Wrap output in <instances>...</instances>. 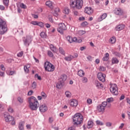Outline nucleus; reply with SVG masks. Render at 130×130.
I'll return each mask as SVG.
<instances>
[{"instance_id":"f257e3e1","label":"nucleus","mask_w":130,"mask_h":130,"mask_svg":"<svg viewBox=\"0 0 130 130\" xmlns=\"http://www.w3.org/2000/svg\"><path fill=\"white\" fill-rule=\"evenodd\" d=\"M73 122L74 125H76L77 126H80L81 124L83 123V120H84V118L83 115H82L80 113L75 114L73 116Z\"/></svg>"},{"instance_id":"f03ea898","label":"nucleus","mask_w":130,"mask_h":130,"mask_svg":"<svg viewBox=\"0 0 130 130\" xmlns=\"http://www.w3.org/2000/svg\"><path fill=\"white\" fill-rule=\"evenodd\" d=\"M29 104V108L31 110H37V109L39 107V103L37 99L34 96H31L28 99Z\"/></svg>"},{"instance_id":"7ed1b4c3","label":"nucleus","mask_w":130,"mask_h":130,"mask_svg":"<svg viewBox=\"0 0 130 130\" xmlns=\"http://www.w3.org/2000/svg\"><path fill=\"white\" fill-rule=\"evenodd\" d=\"M83 0H71L70 3L71 8L78 10H81L83 8Z\"/></svg>"},{"instance_id":"20e7f679","label":"nucleus","mask_w":130,"mask_h":130,"mask_svg":"<svg viewBox=\"0 0 130 130\" xmlns=\"http://www.w3.org/2000/svg\"><path fill=\"white\" fill-rule=\"evenodd\" d=\"M8 31V27H7V23L6 21L0 18V34L3 35Z\"/></svg>"},{"instance_id":"39448f33","label":"nucleus","mask_w":130,"mask_h":130,"mask_svg":"<svg viewBox=\"0 0 130 130\" xmlns=\"http://www.w3.org/2000/svg\"><path fill=\"white\" fill-rule=\"evenodd\" d=\"M44 68L45 71H47V72H53L55 69L54 66L48 61L45 62Z\"/></svg>"},{"instance_id":"423d86ee","label":"nucleus","mask_w":130,"mask_h":130,"mask_svg":"<svg viewBox=\"0 0 130 130\" xmlns=\"http://www.w3.org/2000/svg\"><path fill=\"white\" fill-rule=\"evenodd\" d=\"M110 85V92L113 94V95L117 96V95L118 94V88H117V85L116 84H111Z\"/></svg>"},{"instance_id":"0eeeda50","label":"nucleus","mask_w":130,"mask_h":130,"mask_svg":"<svg viewBox=\"0 0 130 130\" xmlns=\"http://www.w3.org/2000/svg\"><path fill=\"white\" fill-rule=\"evenodd\" d=\"M107 106V102H104L102 104L99 105L97 107V110L98 112H101L102 113H104L105 111V108Z\"/></svg>"},{"instance_id":"6e6552de","label":"nucleus","mask_w":130,"mask_h":130,"mask_svg":"<svg viewBox=\"0 0 130 130\" xmlns=\"http://www.w3.org/2000/svg\"><path fill=\"white\" fill-rule=\"evenodd\" d=\"M67 40L69 43H73V42H77L78 43H81L82 42V39H78L76 37L72 38V37L68 36L67 37Z\"/></svg>"},{"instance_id":"1a4fd4ad","label":"nucleus","mask_w":130,"mask_h":130,"mask_svg":"<svg viewBox=\"0 0 130 130\" xmlns=\"http://www.w3.org/2000/svg\"><path fill=\"white\" fill-rule=\"evenodd\" d=\"M57 30L60 34H63V31L67 30V26L64 23H60L58 24V27L57 28Z\"/></svg>"},{"instance_id":"9d476101","label":"nucleus","mask_w":130,"mask_h":130,"mask_svg":"<svg viewBox=\"0 0 130 130\" xmlns=\"http://www.w3.org/2000/svg\"><path fill=\"white\" fill-rule=\"evenodd\" d=\"M98 78L99 80L101 81V82H105V78H106V75L101 72L98 74Z\"/></svg>"},{"instance_id":"9b49d317","label":"nucleus","mask_w":130,"mask_h":130,"mask_svg":"<svg viewBox=\"0 0 130 130\" xmlns=\"http://www.w3.org/2000/svg\"><path fill=\"white\" fill-rule=\"evenodd\" d=\"M47 110V106L45 104L41 105L39 107V110L41 112H46Z\"/></svg>"},{"instance_id":"f8f14e48","label":"nucleus","mask_w":130,"mask_h":130,"mask_svg":"<svg viewBox=\"0 0 130 130\" xmlns=\"http://www.w3.org/2000/svg\"><path fill=\"white\" fill-rule=\"evenodd\" d=\"M70 106L72 107H77L78 106V101L75 99H71L70 101Z\"/></svg>"},{"instance_id":"ddd939ff","label":"nucleus","mask_w":130,"mask_h":130,"mask_svg":"<svg viewBox=\"0 0 130 130\" xmlns=\"http://www.w3.org/2000/svg\"><path fill=\"white\" fill-rule=\"evenodd\" d=\"M4 117L6 121L7 122H9V121H12V120H13L14 117L11 116V115H8L6 114H4Z\"/></svg>"},{"instance_id":"4468645a","label":"nucleus","mask_w":130,"mask_h":130,"mask_svg":"<svg viewBox=\"0 0 130 130\" xmlns=\"http://www.w3.org/2000/svg\"><path fill=\"white\" fill-rule=\"evenodd\" d=\"M85 13L87 14V15H91L93 14V9L91 7H85Z\"/></svg>"},{"instance_id":"2eb2a0df","label":"nucleus","mask_w":130,"mask_h":130,"mask_svg":"<svg viewBox=\"0 0 130 130\" xmlns=\"http://www.w3.org/2000/svg\"><path fill=\"white\" fill-rule=\"evenodd\" d=\"M114 13L116 15H122L123 14V11L120 8H115L114 11Z\"/></svg>"},{"instance_id":"dca6fc26","label":"nucleus","mask_w":130,"mask_h":130,"mask_svg":"<svg viewBox=\"0 0 130 130\" xmlns=\"http://www.w3.org/2000/svg\"><path fill=\"white\" fill-rule=\"evenodd\" d=\"M31 38L30 36H26V39L24 41L25 45L29 46V43L31 42Z\"/></svg>"},{"instance_id":"f3484780","label":"nucleus","mask_w":130,"mask_h":130,"mask_svg":"<svg viewBox=\"0 0 130 130\" xmlns=\"http://www.w3.org/2000/svg\"><path fill=\"white\" fill-rule=\"evenodd\" d=\"M107 17V14L104 13L102 15L100 16V17L98 19V21L99 22H101V21H103L105 19H106Z\"/></svg>"},{"instance_id":"a211bd4d","label":"nucleus","mask_w":130,"mask_h":130,"mask_svg":"<svg viewBox=\"0 0 130 130\" xmlns=\"http://www.w3.org/2000/svg\"><path fill=\"white\" fill-rule=\"evenodd\" d=\"M124 27H125L124 25L119 24L118 25H117L115 29L116 31H120L121 30H123V29H124Z\"/></svg>"},{"instance_id":"6ab92c4d","label":"nucleus","mask_w":130,"mask_h":130,"mask_svg":"<svg viewBox=\"0 0 130 130\" xmlns=\"http://www.w3.org/2000/svg\"><path fill=\"white\" fill-rule=\"evenodd\" d=\"M67 75L65 74H62L60 76L59 81V82H62V83H64V81L67 80Z\"/></svg>"},{"instance_id":"aec40b11","label":"nucleus","mask_w":130,"mask_h":130,"mask_svg":"<svg viewBox=\"0 0 130 130\" xmlns=\"http://www.w3.org/2000/svg\"><path fill=\"white\" fill-rule=\"evenodd\" d=\"M53 3L50 1H48L46 2V6L50 8V9H52L53 8Z\"/></svg>"},{"instance_id":"412c9836","label":"nucleus","mask_w":130,"mask_h":130,"mask_svg":"<svg viewBox=\"0 0 130 130\" xmlns=\"http://www.w3.org/2000/svg\"><path fill=\"white\" fill-rule=\"evenodd\" d=\"M62 87H63V82L59 81L56 84V88L57 89H61Z\"/></svg>"},{"instance_id":"4be33fe9","label":"nucleus","mask_w":130,"mask_h":130,"mask_svg":"<svg viewBox=\"0 0 130 130\" xmlns=\"http://www.w3.org/2000/svg\"><path fill=\"white\" fill-rule=\"evenodd\" d=\"M50 49L53 52L55 53H56V52H57V49H56V48L54 47V46H53V45L52 44L50 45Z\"/></svg>"},{"instance_id":"5701e85b","label":"nucleus","mask_w":130,"mask_h":130,"mask_svg":"<svg viewBox=\"0 0 130 130\" xmlns=\"http://www.w3.org/2000/svg\"><path fill=\"white\" fill-rule=\"evenodd\" d=\"M25 124V122L24 121H20L19 124V129L20 130H24V125Z\"/></svg>"},{"instance_id":"b1692460","label":"nucleus","mask_w":130,"mask_h":130,"mask_svg":"<svg viewBox=\"0 0 130 130\" xmlns=\"http://www.w3.org/2000/svg\"><path fill=\"white\" fill-rule=\"evenodd\" d=\"M109 60V54L108 53H106L105 54V56L103 58V61H108Z\"/></svg>"},{"instance_id":"393cba45","label":"nucleus","mask_w":130,"mask_h":130,"mask_svg":"<svg viewBox=\"0 0 130 130\" xmlns=\"http://www.w3.org/2000/svg\"><path fill=\"white\" fill-rule=\"evenodd\" d=\"M93 124H94V123L91 120L88 121L87 125V128H91V127H93Z\"/></svg>"},{"instance_id":"a878e982","label":"nucleus","mask_w":130,"mask_h":130,"mask_svg":"<svg viewBox=\"0 0 130 130\" xmlns=\"http://www.w3.org/2000/svg\"><path fill=\"white\" fill-rule=\"evenodd\" d=\"M112 64H117L119 62V61L116 57H113L111 59Z\"/></svg>"},{"instance_id":"bb28decb","label":"nucleus","mask_w":130,"mask_h":130,"mask_svg":"<svg viewBox=\"0 0 130 130\" xmlns=\"http://www.w3.org/2000/svg\"><path fill=\"white\" fill-rule=\"evenodd\" d=\"M30 64H27L24 66V70L25 73L28 74L29 73V68H30Z\"/></svg>"},{"instance_id":"cd10ccee","label":"nucleus","mask_w":130,"mask_h":130,"mask_svg":"<svg viewBox=\"0 0 130 130\" xmlns=\"http://www.w3.org/2000/svg\"><path fill=\"white\" fill-rule=\"evenodd\" d=\"M109 42L111 43V44H114V43L116 42V39L115 37H112L110 38Z\"/></svg>"},{"instance_id":"c85d7f7f","label":"nucleus","mask_w":130,"mask_h":130,"mask_svg":"<svg viewBox=\"0 0 130 130\" xmlns=\"http://www.w3.org/2000/svg\"><path fill=\"white\" fill-rule=\"evenodd\" d=\"M78 75L79 77H84V76H85V72L84 71L80 70L78 71Z\"/></svg>"},{"instance_id":"c756f323","label":"nucleus","mask_w":130,"mask_h":130,"mask_svg":"<svg viewBox=\"0 0 130 130\" xmlns=\"http://www.w3.org/2000/svg\"><path fill=\"white\" fill-rule=\"evenodd\" d=\"M59 12H60L59 8L55 9V13L54 14V15L55 16V17H56V18H55L56 20H57V16H58V13H59Z\"/></svg>"},{"instance_id":"7c9ffc66","label":"nucleus","mask_w":130,"mask_h":130,"mask_svg":"<svg viewBox=\"0 0 130 130\" xmlns=\"http://www.w3.org/2000/svg\"><path fill=\"white\" fill-rule=\"evenodd\" d=\"M73 58H74V57L72 55H69L64 57V59L66 61H71Z\"/></svg>"},{"instance_id":"2f4dec72","label":"nucleus","mask_w":130,"mask_h":130,"mask_svg":"<svg viewBox=\"0 0 130 130\" xmlns=\"http://www.w3.org/2000/svg\"><path fill=\"white\" fill-rule=\"evenodd\" d=\"M65 95H66V97H67L68 98H70V97L72 96V93H71V92H70L69 91H67L65 92Z\"/></svg>"},{"instance_id":"473e14b6","label":"nucleus","mask_w":130,"mask_h":130,"mask_svg":"<svg viewBox=\"0 0 130 130\" xmlns=\"http://www.w3.org/2000/svg\"><path fill=\"white\" fill-rule=\"evenodd\" d=\"M10 2V0H3V4L6 7L9 6V3Z\"/></svg>"},{"instance_id":"72a5a7b5","label":"nucleus","mask_w":130,"mask_h":130,"mask_svg":"<svg viewBox=\"0 0 130 130\" xmlns=\"http://www.w3.org/2000/svg\"><path fill=\"white\" fill-rule=\"evenodd\" d=\"M95 85L97 88H100V87H101L102 86V84H101V83H100V82H99L97 81H95Z\"/></svg>"},{"instance_id":"f704fd0d","label":"nucleus","mask_w":130,"mask_h":130,"mask_svg":"<svg viewBox=\"0 0 130 130\" xmlns=\"http://www.w3.org/2000/svg\"><path fill=\"white\" fill-rule=\"evenodd\" d=\"M59 51L61 53V54H62L63 55H64V54H66V52H64V50H63V49H62V48L60 47L59 48Z\"/></svg>"},{"instance_id":"c9c22d12","label":"nucleus","mask_w":130,"mask_h":130,"mask_svg":"<svg viewBox=\"0 0 130 130\" xmlns=\"http://www.w3.org/2000/svg\"><path fill=\"white\" fill-rule=\"evenodd\" d=\"M78 34H79L80 36H82V35H84V34H86V31L83 30H79Z\"/></svg>"},{"instance_id":"e433bc0d","label":"nucleus","mask_w":130,"mask_h":130,"mask_svg":"<svg viewBox=\"0 0 130 130\" xmlns=\"http://www.w3.org/2000/svg\"><path fill=\"white\" fill-rule=\"evenodd\" d=\"M17 100L20 103H23V102H24V99L21 96L18 97Z\"/></svg>"},{"instance_id":"4c0bfd02","label":"nucleus","mask_w":130,"mask_h":130,"mask_svg":"<svg viewBox=\"0 0 130 130\" xmlns=\"http://www.w3.org/2000/svg\"><path fill=\"white\" fill-rule=\"evenodd\" d=\"M86 102H87V104H88V105H91V104H92V103H93V101L91 99H87Z\"/></svg>"},{"instance_id":"58836bf2","label":"nucleus","mask_w":130,"mask_h":130,"mask_svg":"<svg viewBox=\"0 0 130 130\" xmlns=\"http://www.w3.org/2000/svg\"><path fill=\"white\" fill-rule=\"evenodd\" d=\"M63 13H64V14H69V13H70V9H69V8H65L63 10Z\"/></svg>"},{"instance_id":"ea45409f","label":"nucleus","mask_w":130,"mask_h":130,"mask_svg":"<svg viewBox=\"0 0 130 130\" xmlns=\"http://www.w3.org/2000/svg\"><path fill=\"white\" fill-rule=\"evenodd\" d=\"M40 36L42 38H46V34L44 32H41Z\"/></svg>"},{"instance_id":"a19ab883","label":"nucleus","mask_w":130,"mask_h":130,"mask_svg":"<svg viewBox=\"0 0 130 130\" xmlns=\"http://www.w3.org/2000/svg\"><path fill=\"white\" fill-rule=\"evenodd\" d=\"M99 71H100L101 72H104V71H106V68H105L103 66H101V67H100Z\"/></svg>"},{"instance_id":"79ce46f5","label":"nucleus","mask_w":130,"mask_h":130,"mask_svg":"<svg viewBox=\"0 0 130 130\" xmlns=\"http://www.w3.org/2000/svg\"><path fill=\"white\" fill-rule=\"evenodd\" d=\"M48 55L50 57H53V53L51 51H48Z\"/></svg>"},{"instance_id":"37998d69","label":"nucleus","mask_w":130,"mask_h":130,"mask_svg":"<svg viewBox=\"0 0 130 130\" xmlns=\"http://www.w3.org/2000/svg\"><path fill=\"white\" fill-rule=\"evenodd\" d=\"M8 75H9V76H13V75H15L16 74V72L15 71H8L7 72Z\"/></svg>"},{"instance_id":"c03bdc74","label":"nucleus","mask_w":130,"mask_h":130,"mask_svg":"<svg viewBox=\"0 0 130 130\" xmlns=\"http://www.w3.org/2000/svg\"><path fill=\"white\" fill-rule=\"evenodd\" d=\"M82 82L84 84L88 83V79L86 77H83L82 78Z\"/></svg>"},{"instance_id":"a18cd8bd","label":"nucleus","mask_w":130,"mask_h":130,"mask_svg":"<svg viewBox=\"0 0 130 130\" xmlns=\"http://www.w3.org/2000/svg\"><path fill=\"white\" fill-rule=\"evenodd\" d=\"M37 86V84L36 83V82H34L31 85V88L32 89H36V87Z\"/></svg>"},{"instance_id":"49530a36","label":"nucleus","mask_w":130,"mask_h":130,"mask_svg":"<svg viewBox=\"0 0 130 130\" xmlns=\"http://www.w3.org/2000/svg\"><path fill=\"white\" fill-rule=\"evenodd\" d=\"M81 26L82 27H86V26H88V22L87 21H84L81 23Z\"/></svg>"},{"instance_id":"de8ad7c7","label":"nucleus","mask_w":130,"mask_h":130,"mask_svg":"<svg viewBox=\"0 0 130 130\" xmlns=\"http://www.w3.org/2000/svg\"><path fill=\"white\" fill-rule=\"evenodd\" d=\"M96 124H98V125H103V122H102L100 120H97L96 121Z\"/></svg>"},{"instance_id":"09e8293b","label":"nucleus","mask_w":130,"mask_h":130,"mask_svg":"<svg viewBox=\"0 0 130 130\" xmlns=\"http://www.w3.org/2000/svg\"><path fill=\"white\" fill-rule=\"evenodd\" d=\"M41 96H42V98H43L44 99H46V97L47 96L46 95V94H45V93H44V92H41Z\"/></svg>"},{"instance_id":"8fccbe9b","label":"nucleus","mask_w":130,"mask_h":130,"mask_svg":"<svg viewBox=\"0 0 130 130\" xmlns=\"http://www.w3.org/2000/svg\"><path fill=\"white\" fill-rule=\"evenodd\" d=\"M107 102L109 103H111V102H113V98H109L107 100Z\"/></svg>"},{"instance_id":"3c124183","label":"nucleus","mask_w":130,"mask_h":130,"mask_svg":"<svg viewBox=\"0 0 130 130\" xmlns=\"http://www.w3.org/2000/svg\"><path fill=\"white\" fill-rule=\"evenodd\" d=\"M38 26H40V27H41L42 28L44 27V24L41 22H38Z\"/></svg>"},{"instance_id":"603ef678","label":"nucleus","mask_w":130,"mask_h":130,"mask_svg":"<svg viewBox=\"0 0 130 130\" xmlns=\"http://www.w3.org/2000/svg\"><path fill=\"white\" fill-rule=\"evenodd\" d=\"M20 8H21V9H27V6H26L25 4L21 3L20 4Z\"/></svg>"},{"instance_id":"864d4df0","label":"nucleus","mask_w":130,"mask_h":130,"mask_svg":"<svg viewBox=\"0 0 130 130\" xmlns=\"http://www.w3.org/2000/svg\"><path fill=\"white\" fill-rule=\"evenodd\" d=\"M8 111L9 112H10V113H13V112H14V110H13V108H12L11 107H9L8 108Z\"/></svg>"},{"instance_id":"5fc2aeb1","label":"nucleus","mask_w":130,"mask_h":130,"mask_svg":"<svg viewBox=\"0 0 130 130\" xmlns=\"http://www.w3.org/2000/svg\"><path fill=\"white\" fill-rule=\"evenodd\" d=\"M30 24H32V25H38V22H37V21H31L30 22Z\"/></svg>"},{"instance_id":"6e6d98bb","label":"nucleus","mask_w":130,"mask_h":130,"mask_svg":"<svg viewBox=\"0 0 130 130\" xmlns=\"http://www.w3.org/2000/svg\"><path fill=\"white\" fill-rule=\"evenodd\" d=\"M17 56L18 57H21V56H23V52H20L17 54Z\"/></svg>"},{"instance_id":"4d7b16f0","label":"nucleus","mask_w":130,"mask_h":130,"mask_svg":"<svg viewBox=\"0 0 130 130\" xmlns=\"http://www.w3.org/2000/svg\"><path fill=\"white\" fill-rule=\"evenodd\" d=\"M112 124L111 123V122H108L106 123V126L110 127V126H111Z\"/></svg>"},{"instance_id":"13d9d810","label":"nucleus","mask_w":130,"mask_h":130,"mask_svg":"<svg viewBox=\"0 0 130 130\" xmlns=\"http://www.w3.org/2000/svg\"><path fill=\"white\" fill-rule=\"evenodd\" d=\"M32 94H33V90H30L29 91H28L27 95H28V96H31Z\"/></svg>"},{"instance_id":"bf43d9fd","label":"nucleus","mask_w":130,"mask_h":130,"mask_svg":"<svg viewBox=\"0 0 130 130\" xmlns=\"http://www.w3.org/2000/svg\"><path fill=\"white\" fill-rule=\"evenodd\" d=\"M0 10H1V11H5V6L0 5Z\"/></svg>"},{"instance_id":"052dcab7","label":"nucleus","mask_w":130,"mask_h":130,"mask_svg":"<svg viewBox=\"0 0 130 130\" xmlns=\"http://www.w3.org/2000/svg\"><path fill=\"white\" fill-rule=\"evenodd\" d=\"M35 78H37L39 80H41V77L38 75V74L35 75Z\"/></svg>"},{"instance_id":"680f3d73","label":"nucleus","mask_w":130,"mask_h":130,"mask_svg":"<svg viewBox=\"0 0 130 130\" xmlns=\"http://www.w3.org/2000/svg\"><path fill=\"white\" fill-rule=\"evenodd\" d=\"M5 76L4 72H0V77H4Z\"/></svg>"},{"instance_id":"e2e57ef3","label":"nucleus","mask_w":130,"mask_h":130,"mask_svg":"<svg viewBox=\"0 0 130 130\" xmlns=\"http://www.w3.org/2000/svg\"><path fill=\"white\" fill-rule=\"evenodd\" d=\"M1 70H2V71H5L6 70V68H5V67L4 66V64H2L1 66Z\"/></svg>"},{"instance_id":"0e129e2a","label":"nucleus","mask_w":130,"mask_h":130,"mask_svg":"<svg viewBox=\"0 0 130 130\" xmlns=\"http://www.w3.org/2000/svg\"><path fill=\"white\" fill-rule=\"evenodd\" d=\"M79 20L80 21H84L85 17H79Z\"/></svg>"},{"instance_id":"69168bd1","label":"nucleus","mask_w":130,"mask_h":130,"mask_svg":"<svg viewBox=\"0 0 130 130\" xmlns=\"http://www.w3.org/2000/svg\"><path fill=\"white\" fill-rule=\"evenodd\" d=\"M26 126L27 129H31V125L27 124Z\"/></svg>"},{"instance_id":"338daca9","label":"nucleus","mask_w":130,"mask_h":130,"mask_svg":"<svg viewBox=\"0 0 130 130\" xmlns=\"http://www.w3.org/2000/svg\"><path fill=\"white\" fill-rule=\"evenodd\" d=\"M87 59H88V60H92V56H88L87 57Z\"/></svg>"},{"instance_id":"774afa93","label":"nucleus","mask_w":130,"mask_h":130,"mask_svg":"<svg viewBox=\"0 0 130 130\" xmlns=\"http://www.w3.org/2000/svg\"><path fill=\"white\" fill-rule=\"evenodd\" d=\"M68 130H76L74 127H70L69 128Z\"/></svg>"}]
</instances>
